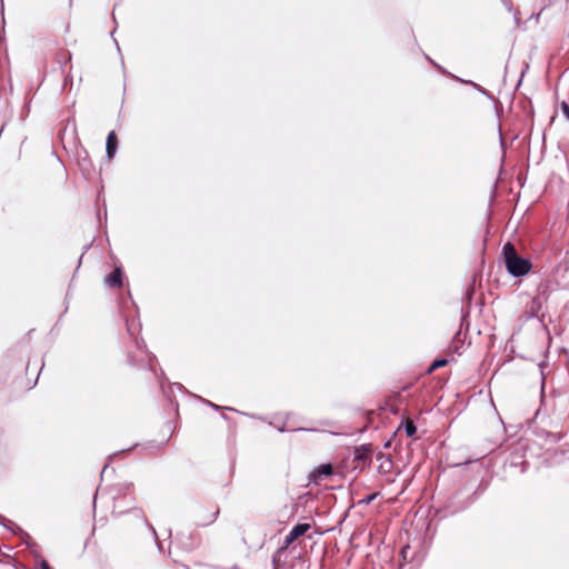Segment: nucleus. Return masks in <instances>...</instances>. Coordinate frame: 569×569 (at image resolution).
<instances>
[{
	"label": "nucleus",
	"mask_w": 569,
	"mask_h": 569,
	"mask_svg": "<svg viewBox=\"0 0 569 569\" xmlns=\"http://www.w3.org/2000/svg\"><path fill=\"white\" fill-rule=\"evenodd\" d=\"M117 137H116V133L114 131H111L109 132L108 137H107V146H106V151H107V157L109 159H112L117 152Z\"/></svg>",
	"instance_id": "5"
},
{
	"label": "nucleus",
	"mask_w": 569,
	"mask_h": 569,
	"mask_svg": "<svg viewBox=\"0 0 569 569\" xmlns=\"http://www.w3.org/2000/svg\"><path fill=\"white\" fill-rule=\"evenodd\" d=\"M461 81L463 82V80H461ZM465 83H469V84L473 86L481 94L489 97L488 91L486 89H483L482 87H480L479 84H477L472 81H465Z\"/></svg>",
	"instance_id": "10"
},
{
	"label": "nucleus",
	"mask_w": 569,
	"mask_h": 569,
	"mask_svg": "<svg viewBox=\"0 0 569 569\" xmlns=\"http://www.w3.org/2000/svg\"><path fill=\"white\" fill-rule=\"evenodd\" d=\"M40 569H50V567L47 561L42 560L40 563Z\"/></svg>",
	"instance_id": "14"
},
{
	"label": "nucleus",
	"mask_w": 569,
	"mask_h": 569,
	"mask_svg": "<svg viewBox=\"0 0 569 569\" xmlns=\"http://www.w3.org/2000/svg\"><path fill=\"white\" fill-rule=\"evenodd\" d=\"M448 363L447 359H438L432 362V365L429 368V372H432L433 370L441 368Z\"/></svg>",
	"instance_id": "8"
},
{
	"label": "nucleus",
	"mask_w": 569,
	"mask_h": 569,
	"mask_svg": "<svg viewBox=\"0 0 569 569\" xmlns=\"http://www.w3.org/2000/svg\"><path fill=\"white\" fill-rule=\"evenodd\" d=\"M210 407H212L213 409H219V406L212 403V402H208Z\"/></svg>",
	"instance_id": "15"
},
{
	"label": "nucleus",
	"mask_w": 569,
	"mask_h": 569,
	"mask_svg": "<svg viewBox=\"0 0 569 569\" xmlns=\"http://www.w3.org/2000/svg\"><path fill=\"white\" fill-rule=\"evenodd\" d=\"M150 528H151V530H152V533H153L154 536H157L156 529H154L153 527H150Z\"/></svg>",
	"instance_id": "16"
},
{
	"label": "nucleus",
	"mask_w": 569,
	"mask_h": 569,
	"mask_svg": "<svg viewBox=\"0 0 569 569\" xmlns=\"http://www.w3.org/2000/svg\"><path fill=\"white\" fill-rule=\"evenodd\" d=\"M405 430L408 437H412L417 432V428L411 420H407L405 425Z\"/></svg>",
	"instance_id": "7"
},
{
	"label": "nucleus",
	"mask_w": 569,
	"mask_h": 569,
	"mask_svg": "<svg viewBox=\"0 0 569 569\" xmlns=\"http://www.w3.org/2000/svg\"><path fill=\"white\" fill-rule=\"evenodd\" d=\"M311 528L310 523H298L296 525L289 533L286 536L282 546L279 548L278 553L286 550L295 540L299 537L303 536Z\"/></svg>",
	"instance_id": "2"
},
{
	"label": "nucleus",
	"mask_w": 569,
	"mask_h": 569,
	"mask_svg": "<svg viewBox=\"0 0 569 569\" xmlns=\"http://www.w3.org/2000/svg\"><path fill=\"white\" fill-rule=\"evenodd\" d=\"M218 512H219V510H216L214 512H212L203 522H201V525L206 526V525L212 523L216 520Z\"/></svg>",
	"instance_id": "11"
},
{
	"label": "nucleus",
	"mask_w": 569,
	"mask_h": 569,
	"mask_svg": "<svg viewBox=\"0 0 569 569\" xmlns=\"http://www.w3.org/2000/svg\"><path fill=\"white\" fill-rule=\"evenodd\" d=\"M106 283L112 288H119L122 284V270L121 268H116L107 278Z\"/></svg>",
	"instance_id": "4"
},
{
	"label": "nucleus",
	"mask_w": 569,
	"mask_h": 569,
	"mask_svg": "<svg viewBox=\"0 0 569 569\" xmlns=\"http://www.w3.org/2000/svg\"><path fill=\"white\" fill-rule=\"evenodd\" d=\"M561 109H562V112L563 114L567 117V119L569 120V106L566 103V102H562L561 104Z\"/></svg>",
	"instance_id": "13"
},
{
	"label": "nucleus",
	"mask_w": 569,
	"mask_h": 569,
	"mask_svg": "<svg viewBox=\"0 0 569 569\" xmlns=\"http://www.w3.org/2000/svg\"><path fill=\"white\" fill-rule=\"evenodd\" d=\"M502 3L505 4V7L508 9V11L510 12H513V16H515V20L516 22L518 23L519 21V17H518V11H513V7H512V3L509 1V0H502Z\"/></svg>",
	"instance_id": "9"
},
{
	"label": "nucleus",
	"mask_w": 569,
	"mask_h": 569,
	"mask_svg": "<svg viewBox=\"0 0 569 569\" xmlns=\"http://www.w3.org/2000/svg\"><path fill=\"white\" fill-rule=\"evenodd\" d=\"M377 496H378L377 492L372 493V495H369L366 498H363L360 502L365 503V505H369L370 502H372L377 498Z\"/></svg>",
	"instance_id": "12"
},
{
	"label": "nucleus",
	"mask_w": 569,
	"mask_h": 569,
	"mask_svg": "<svg viewBox=\"0 0 569 569\" xmlns=\"http://www.w3.org/2000/svg\"><path fill=\"white\" fill-rule=\"evenodd\" d=\"M332 472L333 469L330 463L320 465L312 471V473L310 475V479L317 483L318 480L322 479L323 477L332 475Z\"/></svg>",
	"instance_id": "3"
},
{
	"label": "nucleus",
	"mask_w": 569,
	"mask_h": 569,
	"mask_svg": "<svg viewBox=\"0 0 569 569\" xmlns=\"http://www.w3.org/2000/svg\"><path fill=\"white\" fill-rule=\"evenodd\" d=\"M502 256L505 259L506 269L515 278H520L528 274L532 268L529 259L519 257L516 248L511 242H507L502 247Z\"/></svg>",
	"instance_id": "1"
},
{
	"label": "nucleus",
	"mask_w": 569,
	"mask_h": 569,
	"mask_svg": "<svg viewBox=\"0 0 569 569\" xmlns=\"http://www.w3.org/2000/svg\"><path fill=\"white\" fill-rule=\"evenodd\" d=\"M370 452V448L367 445H362L360 447H357L355 450V459L356 460H363L368 457Z\"/></svg>",
	"instance_id": "6"
},
{
	"label": "nucleus",
	"mask_w": 569,
	"mask_h": 569,
	"mask_svg": "<svg viewBox=\"0 0 569 569\" xmlns=\"http://www.w3.org/2000/svg\"><path fill=\"white\" fill-rule=\"evenodd\" d=\"M532 303H533V305H537V303H539V300H538V299H535V300L532 301Z\"/></svg>",
	"instance_id": "17"
}]
</instances>
